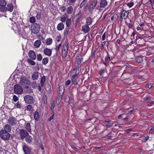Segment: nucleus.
I'll return each instance as SVG.
<instances>
[{
	"label": "nucleus",
	"instance_id": "nucleus-64",
	"mask_svg": "<svg viewBox=\"0 0 154 154\" xmlns=\"http://www.w3.org/2000/svg\"><path fill=\"white\" fill-rule=\"evenodd\" d=\"M109 42H108V41H106L105 43H104V45H105V46H106V47L108 48V46L109 45Z\"/></svg>",
	"mask_w": 154,
	"mask_h": 154
},
{
	"label": "nucleus",
	"instance_id": "nucleus-57",
	"mask_svg": "<svg viewBox=\"0 0 154 154\" xmlns=\"http://www.w3.org/2000/svg\"><path fill=\"white\" fill-rule=\"evenodd\" d=\"M41 17V14L40 13H39L38 12L37 13V15L36 16V17L37 19H39Z\"/></svg>",
	"mask_w": 154,
	"mask_h": 154
},
{
	"label": "nucleus",
	"instance_id": "nucleus-30",
	"mask_svg": "<svg viewBox=\"0 0 154 154\" xmlns=\"http://www.w3.org/2000/svg\"><path fill=\"white\" fill-rule=\"evenodd\" d=\"M52 42V38H47L46 41V44L47 45H51Z\"/></svg>",
	"mask_w": 154,
	"mask_h": 154
},
{
	"label": "nucleus",
	"instance_id": "nucleus-31",
	"mask_svg": "<svg viewBox=\"0 0 154 154\" xmlns=\"http://www.w3.org/2000/svg\"><path fill=\"white\" fill-rule=\"evenodd\" d=\"M82 11H79V13L75 15V17L76 18V20H78L82 17Z\"/></svg>",
	"mask_w": 154,
	"mask_h": 154
},
{
	"label": "nucleus",
	"instance_id": "nucleus-43",
	"mask_svg": "<svg viewBox=\"0 0 154 154\" xmlns=\"http://www.w3.org/2000/svg\"><path fill=\"white\" fill-rule=\"evenodd\" d=\"M86 3L87 2L85 1L84 0H83L80 5V8H82L85 6V5L86 4Z\"/></svg>",
	"mask_w": 154,
	"mask_h": 154
},
{
	"label": "nucleus",
	"instance_id": "nucleus-51",
	"mask_svg": "<svg viewBox=\"0 0 154 154\" xmlns=\"http://www.w3.org/2000/svg\"><path fill=\"white\" fill-rule=\"evenodd\" d=\"M152 86V84H149L146 85V87L147 88L149 89H151Z\"/></svg>",
	"mask_w": 154,
	"mask_h": 154
},
{
	"label": "nucleus",
	"instance_id": "nucleus-56",
	"mask_svg": "<svg viewBox=\"0 0 154 154\" xmlns=\"http://www.w3.org/2000/svg\"><path fill=\"white\" fill-rule=\"evenodd\" d=\"M13 100L14 102H16L18 100L17 97L15 95H14L13 96Z\"/></svg>",
	"mask_w": 154,
	"mask_h": 154
},
{
	"label": "nucleus",
	"instance_id": "nucleus-42",
	"mask_svg": "<svg viewBox=\"0 0 154 154\" xmlns=\"http://www.w3.org/2000/svg\"><path fill=\"white\" fill-rule=\"evenodd\" d=\"M29 21L31 23H34L35 21V17L33 16L30 17L29 19Z\"/></svg>",
	"mask_w": 154,
	"mask_h": 154
},
{
	"label": "nucleus",
	"instance_id": "nucleus-33",
	"mask_svg": "<svg viewBox=\"0 0 154 154\" xmlns=\"http://www.w3.org/2000/svg\"><path fill=\"white\" fill-rule=\"evenodd\" d=\"M110 122V121H106L105 120L104 121V123H103L105 125V126H106L107 128H110L112 127V125L109 123H108Z\"/></svg>",
	"mask_w": 154,
	"mask_h": 154
},
{
	"label": "nucleus",
	"instance_id": "nucleus-8",
	"mask_svg": "<svg viewBox=\"0 0 154 154\" xmlns=\"http://www.w3.org/2000/svg\"><path fill=\"white\" fill-rule=\"evenodd\" d=\"M19 133L20 135V138L22 140L24 139L29 135L27 131L24 129L20 130L19 131Z\"/></svg>",
	"mask_w": 154,
	"mask_h": 154
},
{
	"label": "nucleus",
	"instance_id": "nucleus-16",
	"mask_svg": "<svg viewBox=\"0 0 154 154\" xmlns=\"http://www.w3.org/2000/svg\"><path fill=\"white\" fill-rule=\"evenodd\" d=\"M23 74L22 73L20 72H19L18 71L17 72H14L11 75L10 77H11L13 76V77H18V76H19L20 77H23L22 76Z\"/></svg>",
	"mask_w": 154,
	"mask_h": 154
},
{
	"label": "nucleus",
	"instance_id": "nucleus-25",
	"mask_svg": "<svg viewBox=\"0 0 154 154\" xmlns=\"http://www.w3.org/2000/svg\"><path fill=\"white\" fill-rule=\"evenodd\" d=\"M41 41L39 40H36L34 43V46L35 48H38L40 46Z\"/></svg>",
	"mask_w": 154,
	"mask_h": 154
},
{
	"label": "nucleus",
	"instance_id": "nucleus-39",
	"mask_svg": "<svg viewBox=\"0 0 154 154\" xmlns=\"http://www.w3.org/2000/svg\"><path fill=\"white\" fill-rule=\"evenodd\" d=\"M45 78H42L40 82L41 87H42L44 85L45 82Z\"/></svg>",
	"mask_w": 154,
	"mask_h": 154
},
{
	"label": "nucleus",
	"instance_id": "nucleus-45",
	"mask_svg": "<svg viewBox=\"0 0 154 154\" xmlns=\"http://www.w3.org/2000/svg\"><path fill=\"white\" fill-rule=\"evenodd\" d=\"M46 90L48 93H50L51 90V87L50 85H48V86H47L46 88Z\"/></svg>",
	"mask_w": 154,
	"mask_h": 154
},
{
	"label": "nucleus",
	"instance_id": "nucleus-5",
	"mask_svg": "<svg viewBox=\"0 0 154 154\" xmlns=\"http://www.w3.org/2000/svg\"><path fill=\"white\" fill-rule=\"evenodd\" d=\"M40 27V26L38 24L35 23L31 26V31L32 33L34 34H37L39 32Z\"/></svg>",
	"mask_w": 154,
	"mask_h": 154
},
{
	"label": "nucleus",
	"instance_id": "nucleus-54",
	"mask_svg": "<svg viewBox=\"0 0 154 154\" xmlns=\"http://www.w3.org/2000/svg\"><path fill=\"white\" fill-rule=\"evenodd\" d=\"M61 44H60V45H59L58 47L57 46L55 49V50L57 51H58L59 49L61 48Z\"/></svg>",
	"mask_w": 154,
	"mask_h": 154
},
{
	"label": "nucleus",
	"instance_id": "nucleus-20",
	"mask_svg": "<svg viewBox=\"0 0 154 154\" xmlns=\"http://www.w3.org/2000/svg\"><path fill=\"white\" fill-rule=\"evenodd\" d=\"M58 91L59 95H63L64 91V86H60L58 88Z\"/></svg>",
	"mask_w": 154,
	"mask_h": 154
},
{
	"label": "nucleus",
	"instance_id": "nucleus-53",
	"mask_svg": "<svg viewBox=\"0 0 154 154\" xmlns=\"http://www.w3.org/2000/svg\"><path fill=\"white\" fill-rule=\"evenodd\" d=\"M69 31V29L68 28H66L64 30V35H66Z\"/></svg>",
	"mask_w": 154,
	"mask_h": 154
},
{
	"label": "nucleus",
	"instance_id": "nucleus-38",
	"mask_svg": "<svg viewBox=\"0 0 154 154\" xmlns=\"http://www.w3.org/2000/svg\"><path fill=\"white\" fill-rule=\"evenodd\" d=\"M40 74L38 72H35L32 74V77H38Z\"/></svg>",
	"mask_w": 154,
	"mask_h": 154
},
{
	"label": "nucleus",
	"instance_id": "nucleus-49",
	"mask_svg": "<svg viewBox=\"0 0 154 154\" xmlns=\"http://www.w3.org/2000/svg\"><path fill=\"white\" fill-rule=\"evenodd\" d=\"M66 19V18L64 16H62L60 17V20L63 22H65Z\"/></svg>",
	"mask_w": 154,
	"mask_h": 154
},
{
	"label": "nucleus",
	"instance_id": "nucleus-46",
	"mask_svg": "<svg viewBox=\"0 0 154 154\" xmlns=\"http://www.w3.org/2000/svg\"><path fill=\"white\" fill-rule=\"evenodd\" d=\"M37 59L38 60L41 61L42 60V57L41 54H38L37 55Z\"/></svg>",
	"mask_w": 154,
	"mask_h": 154
},
{
	"label": "nucleus",
	"instance_id": "nucleus-62",
	"mask_svg": "<svg viewBox=\"0 0 154 154\" xmlns=\"http://www.w3.org/2000/svg\"><path fill=\"white\" fill-rule=\"evenodd\" d=\"M134 3L132 2L131 3H129L127 4V5L129 7H131L134 5Z\"/></svg>",
	"mask_w": 154,
	"mask_h": 154
},
{
	"label": "nucleus",
	"instance_id": "nucleus-21",
	"mask_svg": "<svg viewBox=\"0 0 154 154\" xmlns=\"http://www.w3.org/2000/svg\"><path fill=\"white\" fill-rule=\"evenodd\" d=\"M107 5V2L106 0H102L100 4V7L103 8Z\"/></svg>",
	"mask_w": 154,
	"mask_h": 154
},
{
	"label": "nucleus",
	"instance_id": "nucleus-41",
	"mask_svg": "<svg viewBox=\"0 0 154 154\" xmlns=\"http://www.w3.org/2000/svg\"><path fill=\"white\" fill-rule=\"evenodd\" d=\"M129 12L128 11H126L123 14V17L124 19H126L129 14Z\"/></svg>",
	"mask_w": 154,
	"mask_h": 154
},
{
	"label": "nucleus",
	"instance_id": "nucleus-34",
	"mask_svg": "<svg viewBox=\"0 0 154 154\" xmlns=\"http://www.w3.org/2000/svg\"><path fill=\"white\" fill-rule=\"evenodd\" d=\"M48 62V57H45L42 60V63L44 65H45Z\"/></svg>",
	"mask_w": 154,
	"mask_h": 154
},
{
	"label": "nucleus",
	"instance_id": "nucleus-9",
	"mask_svg": "<svg viewBox=\"0 0 154 154\" xmlns=\"http://www.w3.org/2000/svg\"><path fill=\"white\" fill-rule=\"evenodd\" d=\"M8 122L9 125L12 126H15L17 123V120L14 117H10L8 120Z\"/></svg>",
	"mask_w": 154,
	"mask_h": 154
},
{
	"label": "nucleus",
	"instance_id": "nucleus-15",
	"mask_svg": "<svg viewBox=\"0 0 154 154\" xmlns=\"http://www.w3.org/2000/svg\"><path fill=\"white\" fill-rule=\"evenodd\" d=\"M97 2V0H93L91 5L88 8V10L89 11H90V10H92L95 8Z\"/></svg>",
	"mask_w": 154,
	"mask_h": 154
},
{
	"label": "nucleus",
	"instance_id": "nucleus-26",
	"mask_svg": "<svg viewBox=\"0 0 154 154\" xmlns=\"http://www.w3.org/2000/svg\"><path fill=\"white\" fill-rule=\"evenodd\" d=\"M73 11V8L72 6L69 7L67 9L66 12L68 14H72Z\"/></svg>",
	"mask_w": 154,
	"mask_h": 154
},
{
	"label": "nucleus",
	"instance_id": "nucleus-63",
	"mask_svg": "<svg viewBox=\"0 0 154 154\" xmlns=\"http://www.w3.org/2000/svg\"><path fill=\"white\" fill-rule=\"evenodd\" d=\"M112 136H105V138L106 139V140H108L109 139H112Z\"/></svg>",
	"mask_w": 154,
	"mask_h": 154
},
{
	"label": "nucleus",
	"instance_id": "nucleus-11",
	"mask_svg": "<svg viewBox=\"0 0 154 154\" xmlns=\"http://www.w3.org/2000/svg\"><path fill=\"white\" fill-rule=\"evenodd\" d=\"M28 55L29 57L33 60L35 59L36 58L35 53L32 51H29Z\"/></svg>",
	"mask_w": 154,
	"mask_h": 154
},
{
	"label": "nucleus",
	"instance_id": "nucleus-50",
	"mask_svg": "<svg viewBox=\"0 0 154 154\" xmlns=\"http://www.w3.org/2000/svg\"><path fill=\"white\" fill-rule=\"evenodd\" d=\"M15 106L17 108H20L21 106L20 104L19 101H18L17 103L15 104Z\"/></svg>",
	"mask_w": 154,
	"mask_h": 154
},
{
	"label": "nucleus",
	"instance_id": "nucleus-23",
	"mask_svg": "<svg viewBox=\"0 0 154 154\" xmlns=\"http://www.w3.org/2000/svg\"><path fill=\"white\" fill-rule=\"evenodd\" d=\"M11 128L9 124H6L4 126V130H6L7 132H10L11 131Z\"/></svg>",
	"mask_w": 154,
	"mask_h": 154
},
{
	"label": "nucleus",
	"instance_id": "nucleus-55",
	"mask_svg": "<svg viewBox=\"0 0 154 154\" xmlns=\"http://www.w3.org/2000/svg\"><path fill=\"white\" fill-rule=\"evenodd\" d=\"M60 10L62 12H64L66 11V8L65 7L63 6L60 8Z\"/></svg>",
	"mask_w": 154,
	"mask_h": 154
},
{
	"label": "nucleus",
	"instance_id": "nucleus-29",
	"mask_svg": "<svg viewBox=\"0 0 154 154\" xmlns=\"http://www.w3.org/2000/svg\"><path fill=\"white\" fill-rule=\"evenodd\" d=\"M92 22V20L90 17L87 18L86 20V24H88V25H90L91 24Z\"/></svg>",
	"mask_w": 154,
	"mask_h": 154
},
{
	"label": "nucleus",
	"instance_id": "nucleus-52",
	"mask_svg": "<svg viewBox=\"0 0 154 154\" xmlns=\"http://www.w3.org/2000/svg\"><path fill=\"white\" fill-rule=\"evenodd\" d=\"M88 37L89 38V40L88 41V42H90L92 38V34H90L88 35Z\"/></svg>",
	"mask_w": 154,
	"mask_h": 154
},
{
	"label": "nucleus",
	"instance_id": "nucleus-19",
	"mask_svg": "<svg viewBox=\"0 0 154 154\" xmlns=\"http://www.w3.org/2000/svg\"><path fill=\"white\" fill-rule=\"evenodd\" d=\"M143 56H138L135 57V60L136 63H140L142 62L143 61Z\"/></svg>",
	"mask_w": 154,
	"mask_h": 154
},
{
	"label": "nucleus",
	"instance_id": "nucleus-35",
	"mask_svg": "<svg viewBox=\"0 0 154 154\" xmlns=\"http://www.w3.org/2000/svg\"><path fill=\"white\" fill-rule=\"evenodd\" d=\"M27 61L31 65H34L35 64V62L30 59H28L27 60Z\"/></svg>",
	"mask_w": 154,
	"mask_h": 154
},
{
	"label": "nucleus",
	"instance_id": "nucleus-13",
	"mask_svg": "<svg viewBox=\"0 0 154 154\" xmlns=\"http://www.w3.org/2000/svg\"><path fill=\"white\" fill-rule=\"evenodd\" d=\"M82 30L85 33H87L90 30V27L88 24H85L82 26Z\"/></svg>",
	"mask_w": 154,
	"mask_h": 154
},
{
	"label": "nucleus",
	"instance_id": "nucleus-12",
	"mask_svg": "<svg viewBox=\"0 0 154 154\" xmlns=\"http://www.w3.org/2000/svg\"><path fill=\"white\" fill-rule=\"evenodd\" d=\"M76 68L79 69L81 67V65H80L82 61L83 60V58L82 57H78L76 58Z\"/></svg>",
	"mask_w": 154,
	"mask_h": 154
},
{
	"label": "nucleus",
	"instance_id": "nucleus-28",
	"mask_svg": "<svg viewBox=\"0 0 154 154\" xmlns=\"http://www.w3.org/2000/svg\"><path fill=\"white\" fill-rule=\"evenodd\" d=\"M79 80L78 78H72V83L75 85L78 84V81Z\"/></svg>",
	"mask_w": 154,
	"mask_h": 154
},
{
	"label": "nucleus",
	"instance_id": "nucleus-7",
	"mask_svg": "<svg viewBox=\"0 0 154 154\" xmlns=\"http://www.w3.org/2000/svg\"><path fill=\"white\" fill-rule=\"evenodd\" d=\"M24 99L26 103L31 104L33 103V97L30 95H26L24 97Z\"/></svg>",
	"mask_w": 154,
	"mask_h": 154
},
{
	"label": "nucleus",
	"instance_id": "nucleus-58",
	"mask_svg": "<svg viewBox=\"0 0 154 154\" xmlns=\"http://www.w3.org/2000/svg\"><path fill=\"white\" fill-rule=\"evenodd\" d=\"M61 37L60 35H58V36H57L56 40L57 42H59L60 41L61 39Z\"/></svg>",
	"mask_w": 154,
	"mask_h": 154
},
{
	"label": "nucleus",
	"instance_id": "nucleus-44",
	"mask_svg": "<svg viewBox=\"0 0 154 154\" xmlns=\"http://www.w3.org/2000/svg\"><path fill=\"white\" fill-rule=\"evenodd\" d=\"M70 100V97L69 95H66L65 96V100L67 103H68Z\"/></svg>",
	"mask_w": 154,
	"mask_h": 154
},
{
	"label": "nucleus",
	"instance_id": "nucleus-2",
	"mask_svg": "<svg viewBox=\"0 0 154 154\" xmlns=\"http://www.w3.org/2000/svg\"><path fill=\"white\" fill-rule=\"evenodd\" d=\"M68 48V43L67 41H66L64 43L63 45L62 49L63 56L64 58L66 57L67 56Z\"/></svg>",
	"mask_w": 154,
	"mask_h": 154
},
{
	"label": "nucleus",
	"instance_id": "nucleus-18",
	"mask_svg": "<svg viewBox=\"0 0 154 154\" xmlns=\"http://www.w3.org/2000/svg\"><path fill=\"white\" fill-rule=\"evenodd\" d=\"M23 149L25 154H30L31 149L26 146L24 145L23 147Z\"/></svg>",
	"mask_w": 154,
	"mask_h": 154
},
{
	"label": "nucleus",
	"instance_id": "nucleus-3",
	"mask_svg": "<svg viewBox=\"0 0 154 154\" xmlns=\"http://www.w3.org/2000/svg\"><path fill=\"white\" fill-rule=\"evenodd\" d=\"M20 83L24 88L27 86H29L30 82L27 78H21Z\"/></svg>",
	"mask_w": 154,
	"mask_h": 154
},
{
	"label": "nucleus",
	"instance_id": "nucleus-27",
	"mask_svg": "<svg viewBox=\"0 0 154 154\" xmlns=\"http://www.w3.org/2000/svg\"><path fill=\"white\" fill-rule=\"evenodd\" d=\"M34 118L36 121H38L39 119V114L38 112L36 111L34 114Z\"/></svg>",
	"mask_w": 154,
	"mask_h": 154
},
{
	"label": "nucleus",
	"instance_id": "nucleus-22",
	"mask_svg": "<svg viewBox=\"0 0 154 154\" xmlns=\"http://www.w3.org/2000/svg\"><path fill=\"white\" fill-rule=\"evenodd\" d=\"M58 30H62L64 29V25L62 22L58 24L57 26Z\"/></svg>",
	"mask_w": 154,
	"mask_h": 154
},
{
	"label": "nucleus",
	"instance_id": "nucleus-59",
	"mask_svg": "<svg viewBox=\"0 0 154 154\" xmlns=\"http://www.w3.org/2000/svg\"><path fill=\"white\" fill-rule=\"evenodd\" d=\"M43 100L44 101V103L45 104H46L47 103V97H43Z\"/></svg>",
	"mask_w": 154,
	"mask_h": 154
},
{
	"label": "nucleus",
	"instance_id": "nucleus-48",
	"mask_svg": "<svg viewBox=\"0 0 154 154\" xmlns=\"http://www.w3.org/2000/svg\"><path fill=\"white\" fill-rule=\"evenodd\" d=\"M150 50H151V51H150V52H149V51H150V50H149L147 53L148 55H149L150 54H153L154 53V49H151Z\"/></svg>",
	"mask_w": 154,
	"mask_h": 154
},
{
	"label": "nucleus",
	"instance_id": "nucleus-1",
	"mask_svg": "<svg viewBox=\"0 0 154 154\" xmlns=\"http://www.w3.org/2000/svg\"><path fill=\"white\" fill-rule=\"evenodd\" d=\"M6 130H1L0 131V136L1 138L4 140H8L9 139L10 134Z\"/></svg>",
	"mask_w": 154,
	"mask_h": 154
},
{
	"label": "nucleus",
	"instance_id": "nucleus-4",
	"mask_svg": "<svg viewBox=\"0 0 154 154\" xmlns=\"http://www.w3.org/2000/svg\"><path fill=\"white\" fill-rule=\"evenodd\" d=\"M14 92L15 94H21L23 92V88L19 84H16L14 86Z\"/></svg>",
	"mask_w": 154,
	"mask_h": 154
},
{
	"label": "nucleus",
	"instance_id": "nucleus-36",
	"mask_svg": "<svg viewBox=\"0 0 154 154\" xmlns=\"http://www.w3.org/2000/svg\"><path fill=\"white\" fill-rule=\"evenodd\" d=\"M71 24V19H68L66 21V25L68 27Z\"/></svg>",
	"mask_w": 154,
	"mask_h": 154
},
{
	"label": "nucleus",
	"instance_id": "nucleus-32",
	"mask_svg": "<svg viewBox=\"0 0 154 154\" xmlns=\"http://www.w3.org/2000/svg\"><path fill=\"white\" fill-rule=\"evenodd\" d=\"M25 138L26 141L27 142L29 143H31L32 139L31 136L28 135V136H27Z\"/></svg>",
	"mask_w": 154,
	"mask_h": 154
},
{
	"label": "nucleus",
	"instance_id": "nucleus-47",
	"mask_svg": "<svg viewBox=\"0 0 154 154\" xmlns=\"http://www.w3.org/2000/svg\"><path fill=\"white\" fill-rule=\"evenodd\" d=\"M26 108L28 110L30 111L32 110H33L32 106L30 105H28L27 106Z\"/></svg>",
	"mask_w": 154,
	"mask_h": 154
},
{
	"label": "nucleus",
	"instance_id": "nucleus-6",
	"mask_svg": "<svg viewBox=\"0 0 154 154\" xmlns=\"http://www.w3.org/2000/svg\"><path fill=\"white\" fill-rule=\"evenodd\" d=\"M7 2L5 0H0V11L2 12L6 11V5Z\"/></svg>",
	"mask_w": 154,
	"mask_h": 154
},
{
	"label": "nucleus",
	"instance_id": "nucleus-24",
	"mask_svg": "<svg viewBox=\"0 0 154 154\" xmlns=\"http://www.w3.org/2000/svg\"><path fill=\"white\" fill-rule=\"evenodd\" d=\"M7 6V7H6V8H7L6 11H8L10 12H12L13 9L12 5L11 4H8Z\"/></svg>",
	"mask_w": 154,
	"mask_h": 154
},
{
	"label": "nucleus",
	"instance_id": "nucleus-10",
	"mask_svg": "<svg viewBox=\"0 0 154 154\" xmlns=\"http://www.w3.org/2000/svg\"><path fill=\"white\" fill-rule=\"evenodd\" d=\"M76 68L74 69L73 70H71L70 72L71 77H77L79 76V73H77V70Z\"/></svg>",
	"mask_w": 154,
	"mask_h": 154
},
{
	"label": "nucleus",
	"instance_id": "nucleus-61",
	"mask_svg": "<svg viewBox=\"0 0 154 154\" xmlns=\"http://www.w3.org/2000/svg\"><path fill=\"white\" fill-rule=\"evenodd\" d=\"M147 103H148L147 105L149 106H152L154 103V101H153L151 102H148Z\"/></svg>",
	"mask_w": 154,
	"mask_h": 154
},
{
	"label": "nucleus",
	"instance_id": "nucleus-37",
	"mask_svg": "<svg viewBox=\"0 0 154 154\" xmlns=\"http://www.w3.org/2000/svg\"><path fill=\"white\" fill-rule=\"evenodd\" d=\"M26 128L29 131H31L30 124L29 123H27L26 126Z\"/></svg>",
	"mask_w": 154,
	"mask_h": 154
},
{
	"label": "nucleus",
	"instance_id": "nucleus-40",
	"mask_svg": "<svg viewBox=\"0 0 154 154\" xmlns=\"http://www.w3.org/2000/svg\"><path fill=\"white\" fill-rule=\"evenodd\" d=\"M63 95H59V97L58 98L57 100V103H58V104H59L61 101V100H62V97H63Z\"/></svg>",
	"mask_w": 154,
	"mask_h": 154
},
{
	"label": "nucleus",
	"instance_id": "nucleus-14",
	"mask_svg": "<svg viewBox=\"0 0 154 154\" xmlns=\"http://www.w3.org/2000/svg\"><path fill=\"white\" fill-rule=\"evenodd\" d=\"M52 51L51 49L46 48H45L44 51V53L45 54L50 56L52 55Z\"/></svg>",
	"mask_w": 154,
	"mask_h": 154
},
{
	"label": "nucleus",
	"instance_id": "nucleus-60",
	"mask_svg": "<svg viewBox=\"0 0 154 154\" xmlns=\"http://www.w3.org/2000/svg\"><path fill=\"white\" fill-rule=\"evenodd\" d=\"M104 73V70H101L99 72V74L100 76H102Z\"/></svg>",
	"mask_w": 154,
	"mask_h": 154
},
{
	"label": "nucleus",
	"instance_id": "nucleus-17",
	"mask_svg": "<svg viewBox=\"0 0 154 154\" xmlns=\"http://www.w3.org/2000/svg\"><path fill=\"white\" fill-rule=\"evenodd\" d=\"M29 86H27L25 87H24V91L26 93L28 94H30L32 93V89L29 87Z\"/></svg>",
	"mask_w": 154,
	"mask_h": 154
}]
</instances>
